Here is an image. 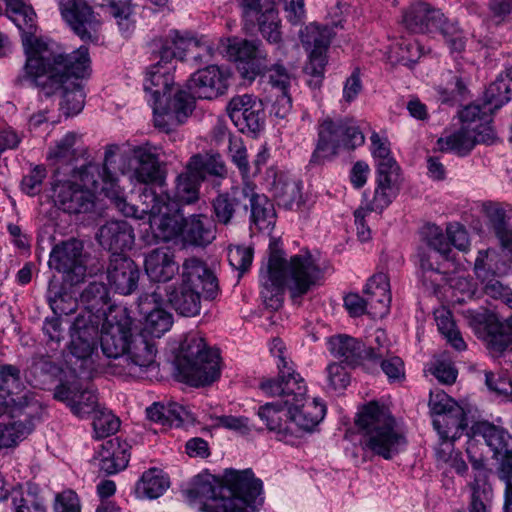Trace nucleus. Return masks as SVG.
Wrapping results in <instances>:
<instances>
[{
  "label": "nucleus",
  "instance_id": "nucleus-1",
  "mask_svg": "<svg viewBox=\"0 0 512 512\" xmlns=\"http://www.w3.org/2000/svg\"><path fill=\"white\" fill-rule=\"evenodd\" d=\"M89 66L86 46L65 54L54 50L48 43L38 44V48L26 56L23 72L16 82L36 87L47 98L60 94V110L67 117L74 116L84 107L85 93L82 85L71 77H84Z\"/></svg>",
  "mask_w": 512,
  "mask_h": 512
},
{
  "label": "nucleus",
  "instance_id": "nucleus-2",
  "mask_svg": "<svg viewBox=\"0 0 512 512\" xmlns=\"http://www.w3.org/2000/svg\"><path fill=\"white\" fill-rule=\"evenodd\" d=\"M261 490V480L250 469H229L222 478L208 473L197 475L185 496L199 512H255Z\"/></svg>",
  "mask_w": 512,
  "mask_h": 512
},
{
  "label": "nucleus",
  "instance_id": "nucleus-3",
  "mask_svg": "<svg viewBox=\"0 0 512 512\" xmlns=\"http://www.w3.org/2000/svg\"><path fill=\"white\" fill-rule=\"evenodd\" d=\"M270 249L268 262L260 269V294L265 306L276 311L283 304L284 287L296 301L318 285L321 270L307 251L286 260L280 250Z\"/></svg>",
  "mask_w": 512,
  "mask_h": 512
},
{
  "label": "nucleus",
  "instance_id": "nucleus-4",
  "mask_svg": "<svg viewBox=\"0 0 512 512\" xmlns=\"http://www.w3.org/2000/svg\"><path fill=\"white\" fill-rule=\"evenodd\" d=\"M121 159L123 161L122 166L119 167L121 173H128L132 181L145 185L139 194L141 201L139 214L161 216L159 228L163 232L166 227L171 225L170 214L174 211V207H171L168 194L160 195L150 186H162L165 181L159 164V149L145 143L134 146L128 153L122 155Z\"/></svg>",
  "mask_w": 512,
  "mask_h": 512
},
{
  "label": "nucleus",
  "instance_id": "nucleus-5",
  "mask_svg": "<svg viewBox=\"0 0 512 512\" xmlns=\"http://www.w3.org/2000/svg\"><path fill=\"white\" fill-rule=\"evenodd\" d=\"M194 48H203V52L193 56L196 62H208L213 55V48L208 44H201L197 39H184L178 32H172L169 37L154 39L150 43L152 59L155 61L149 67L144 80V90L150 93L153 102L169 101L170 92L174 84V76L170 73L169 65L174 59H183L185 51Z\"/></svg>",
  "mask_w": 512,
  "mask_h": 512
},
{
  "label": "nucleus",
  "instance_id": "nucleus-6",
  "mask_svg": "<svg viewBox=\"0 0 512 512\" xmlns=\"http://www.w3.org/2000/svg\"><path fill=\"white\" fill-rule=\"evenodd\" d=\"M355 424L362 434L364 449L386 460L399 454L407 445L404 432L389 410L376 402L364 405Z\"/></svg>",
  "mask_w": 512,
  "mask_h": 512
},
{
  "label": "nucleus",
  "instance_id": "nucleus-7",
  "mask_svg": "<svg viewBox=\"0 0 512 512\" xmlns=\"http://www.w3.org/2000/svg\"><path fill=\"white\" fill-rule=\"evenodd\" d=\"M176 366L182 380L191 386H208L220 377L218 351L209 348L197 334L187 336L181 343Z\"/></svg>",
  "mask_w": 512,
  "mask_h": 512
},
{
  "label": "nucleus",
  "instance_id": "nucleus-8",
  "mask_svg": "<svg viewBox=\"0 0 512 512\" xmlns=\"http://www.w3.org/2000/svg\"><path fill=\"white\" fill-rule=\"evenodd\" d=\"M365 137L353 119L327 117L318 124V139L310 162L322 164L338 155L341 149L354 150Z\"/></svg>",
  "mask_w": 512,
  "mask_h": 512
},
{
  "label": "nucleus",
  "instance_id": "nucleus-9",
  "mask_svg": "<svg viewBox=\"0 0 512 512\" xmlns=\"http://www.w3.org/2000/svg\"><path fill=\"white\" fill-rule=\"evenodd\" d=\"M402 24L410 33H432L439 31L451 52H461L465 47L463 31L444 14L425 2L411 4L403 12Z\"/></svg>",
  "mask_w": 512,
  "mask_h": 512
},
{
  "label": "nucleus",
  "instance_id": "nucleus-10",
  "mask_svg": "<svg viewBox=\"0 0 512 512\" xmlns=\"http://www.w3.org/2000/svg\"><path fill=\"white\" fill-rule=\"evenodd\" d=\"M42 412L40 402L30 392L15 401L12 417L18 419L0 424V450L16 445L18 441L30 434Z\"/></svg>",
  "mask_w": 512,
  "mask_h": 512
},
{
  "label": "nucleus",
  "instance_id": "nucleus-11",
  "mask_svg": "<svg viewBox=\"0 0 512 512\" xmlns=\"http://www.w3.org/2000/svg\"><path fill=\"white\" fill-rule=\"evenodd\" d=\"M156 347L152 339L144 333H133L128 341L124 355L117 358L113 374L131 378H140L155 360Z\"/></svg>",
  "mask_w": 512,
  "mask_h": 512
},
{
  "label": "nucleus",
  "instance_id": "nucleus-12",
  "mask_svg": "<svg viewBox=\"0 0 512 512\" xmlns=\"http://www.w3.org/2000/svg\"><path fill=\"white\" fill-rule=\"evenodd\" d=\"M64 22L84 42H97L101 20L86 0H59Z\"/></svg>",
  "mask_w": 512,
  "mask_h": 512
},
{
  "label": "nucleus",
  "instance_id": "nucleus-13",
  "mask_svg": "<svg viewBox=\"0 0 512 512\" xmlns=\"http://www.w3.org/2000/svg\"><path fill=\"white\" fill-rule=\"evenodd\" d=\"M216 227L217 224L206 214H192L182 218L181 226L172 219L171 225L165 228L161 237L169 240L180 233L186 244L206 247L216 239Z\"/></svg>",
  "mask_w": 512,
  "mask_h": 512
},
{
  "label": "nucleus",
  "instance_id": "nucleus-14",
  "mask_svg": "<svg viewBox=\"0 0 512 512\" xmlns=\"http://www.w3.org/2000/svg\"><path fill=\"white\" fill-rule=\"evenodd\" d=\"M279 375L277 379H267L260 383V388L273 397H279V401L286 408L297 402L305 401L307 387L304 379L296 373L287 360H282V365L277 364Z\"/></svg>",
  "mask_w": 512,
  "mask_h": 512
},
{
  "label": "nucleus",
  "instance_id": "nucleus-15",
  "mask_svg": "<svg viewBox=\"0 0 512 512\" xmlns=\"http://www.w3.org/2000/svg\"><path fill=\"white\" fill-rule=\"evenodd\" d=\"M227 112L242 133L256 136L265 125V110L262 101L250 94L233 97L228 105Z\"/></svg>",
  "mask_w": 512,
  "mask_h": 512
},
{
  "label": "nucleus",
  "instance_id": "nucleus-16",
  "mask_svg": "<svg viewBox=\"0 0 512 512\" xmlns=\"http://www.w3.org/2000/svg\"><path fill=\"white\" fill-rule=\"evenodd\" d=\"M132 319L125 313L119 312L113 318H107L102 325L99 337L102 353L111 361L109 367L113 373V366L117 358L124 355L132 336Z\"/></svg>",
  "mask_w": 512,
  "mask_h": 512
},
{
  "label": "nucleus",
  "instance_id": "nucleus-17",
  "mask_svg": "<svg viewBox=\"0 0 512 512\" xmlns=\"http://www.w3.org/2000/svg\"><path fill=\"white\" fill-rule=\"evenodd\" d=\"M164 302L160 287L138 298L139 312L144 316L143 328L140 332L147 337L149 335L151 338H160L170 330L173 324L172 314L161 308Z\"/></svg>",
  "mask_w": 512,
  "mask_h": 512
},
{
  "label": "nucleus",
  "instance_id": "nucleus-18",
  "mask_svg": "<svg viewBox=\"0 0 512 512\" xmlns=\"http://www.w3.org/2000/svg\"><path fill=\"white\" fill-rule=\"evenodd\" d=\"M246 182L219 192L211 200V218L217 225L231 226L247 214Z\"/></svg>",
  "mask_w": 512,
  "mask_h": 512
},
{
  "label": "nucleus",
  "instance_id": "nucleus-19",
  "mask_svg": "<svg viewBox=\"0 0 512 512\" xmlns=\"http://www.w3.org/2000/svg\"><path fill=\"white\" fill-rule=\"evenodd\" d=\"M83 255V243L70 239L53 247L49 266L59 272L67 274L73 284L81 282L86 275V265Z\"/></svg>",
  "mask_w": 512,
  "mask_h": 512
},
{
  "label": "nucleus",
  "instance_id": "nucleus-20",
  "mask_svg": "<svg viewBox=\"0 0 512 512\" xmlns=\"http://www.w3.org/2000/svg\"><path fill=\"white\" fill-rule=\"evenodd\" d=\"M230 73L217 65H209L197 70L187 82L188 93L194 98L212 100L226 93Z\"/></svg>",
  "mask_w": 512,
  "mask_h": 512
},
{
  "label": "nucleus",
  "instance_id": "nucleus-21",
  "mask_svg": "<svg viewBox=\"0 0 512 512\" xmlns=\"http://www.w3.org/2000/svg\"><path fill=\"white\" fill-rule=\"evenodd\" d=\"M120 147L116 144L108 145L105 149L103 164L89 163L77 172V177L82 182L84 190L91 193L101 191L105 194V188L115 184V157Z\"/></svg>",
  "mask_w": 512,
  "mask_h": 512
},
{
  "label": "nucleus",
  "instance_id": "nucleus-22",
  "mask_svg": "<svg viewBox=\"0 0 512 512\" xmlns=\"http://www.w3.org/2000/svg\"><path fill=\"white\" fill-rule=\"evenodd\" d=\"M99 321L92 313L78 314L71 327L70 352L78 359L86 360L97 353Z\"/></svg>",
  "mask_w": 512,
  "mask_h": 512
},
{
  "label": "nucleus",
  "instance_id": "nucleus-23",
  "mask_svg": "<svg viewBox=\"0 0 512 512\" xmlns=\"http://www.w3.org/2000/svg\"><path fill=\"white\" fill-rule=\"evenodd\" d=\"M192 111L193 100L183 90H178L169 101L153 102L155 126L166 132L182 124Z\"/></svg>",
  "mask_w": 512,
  "mask_h": 512
},
{
  "label": "nucleus",
  "instance_id": "nucleus-24",
  "mask_svg": "<svg viewBox=\"0 0 512 512\" xmlns=\"http://www.w3.org/2000/svg\"><path fill=\"white\" fill-rule=\"evenodd\" d=\"M106 273L110 287L121 295L132 294L138 286L140 270L135 262L124 254L111 255Z\"/></svg>",
  "mask_w": 512,
  "mask_h": 512
},
{
  "label": "nucleus",
  "instance_id": "nucleus-25",
  "mask_svg": "<svg viewBox=\"0 0 512 512\" xmlns=\"http://www.w3.org/2000/svg\"><path fill=\"white\" fill-rule=\"evenodd\" d=\"M163 298L179 315L194 317L201 310V291L183 280L159 286Z\"/></svg>",
  "mask_w": 512,
  "mask_h": 512
},
{
  "label": "nucleus",
  "instance_id": "nucleus-26",
  "mask_svg": "<svg viewBox=\"0 0 512 512\" xmlns=\"http://www.w3.org/2000/svg\"><path fill=\"white\" fill-rule=\"evenodd\" d=\"M377 172V187L369 209L383 211L397 194L399 166L393 157L386 158L378 162Z\"/></svg>",
  "mask_w": 512,
  "mask_h": 512
},
{
  "label": "nucleus",
  "instance_id": "nucleus-27",
  "mask_svg": "<svg viewBox=\"0 0 512 512\" xmlns=\"http://www.w3.org/2000/svg\"><path fill=\"white\" fill-rule=\"evenodd\" d=\"M329 346L335 358L351 367L360 365L365 359L376 360L383 356L380 350L376 353L372 347L366 348L360 340L348 335L332 337Z\"/></svg>",
  "mask_w": 512,
  "mask_h": 512
},
{
  "label": "nucleus",
  "instance_id": "nucleus-28",
  "mask_svg": "<svg viewBox=\"0 0 512 512\" xmlns=\"http://www.w3.org/2000/svg\"><path fill=\"white\" fill-rule=\"evenodd\" d=\"M53 197L55 204L69 214L85 213L94 203L93 193L70 181L57 183Z\"/></svg>",
  "mask_w": 512,
  "mask_h": 512
},
{
  "label": "nucleus",
  "instance_id": "nucleus-29",
  "mask_svg": "<svg viewBox=\"0 0 512 512\" xmlns=\"http://www.w3.org/2000/svg\"><path fill=\"white\" fill-rule=\"evenodd\" d=\"M97 240L104 248L115 253H121L132 248L135 235L132 226L125 220H112L99 228Z\"/></svg>",
  "mask_w": 512,
  "mask_h": 512
},
{
  "label": "nucleus",
  "instance_id": "nucleus-30",
  "mask_svg": "<svg viewBox=\"0 0 512 512\" xmlns=\"http://www.w3.org/2000/svg\"><path fill=\"white\" fill-rule=\"evenodd\" d=\"M181 280L204 293L205 298H214L218 290L217 278L202 260L191 257L182 264Z\"/></svg>",
  "mask_w": 512,
  "mask_h": 512
},
{
  "label": "nucleus",
  "instance_id": "nucleus-31",
  "mask_svg": "<svg viewBox=\"0 0 512 512\" xmlns=\"http://www.w3.org/2000/svg\"><path fill=\"white\" fill-rule=\"evenodd\" d=\"M173 251L168 247H159L150 251L144 261L148 277L155 282H167L178 272Z\"/></svg>",
  "mask_w": 512,
  "mask_h": 512
},
{
  "label": "nucleus",
  "instance_id": "nucleus-32",
  "mask_svg": "<svg viewBox=\"0 0 512 512\" xmlns=\"http://www.w3.org/2000/svg\"><path fill=\"white\" fill-rule=\"evenodd\" d=\"M202 183L208 178H215L212 181L214 188L220 186V179L227 176L226 165L218 153H197L190 157L186 166Z\"/></svg>",
  "mask_w": 512,
  "mask_h": 512
},
{
  "label": "nucleus",
  "instance_id": "nucleus-33",
  "mask_svg": "<svg viewBox=\"0 0 512 512\" xmlns=\"http://www.w3.org/2000/svg\"><path fill=\"white\" fill-rule=\"evenodd\" d=\"M365 295L368 297L369 314L382 318L389 312L391 303L390 283L387 274H374L367 282Z\"/></svg>",
  "mask_w": 512,
  "mask_h": 512
},
{
  "label": "nucleus",
  "instance_id": "nucleus-34",
  "mask_svg": "<svg viewBox=\"0 0 512 512\" xmlns=\"http://www.w3.org/2000/svg\"><path fill=\"white\" fill-rule=\"evenodd\" d=\"M288 409L289 425L294 429L297 427L302 431L310 432L324 418L326 407L317 399L311 402H297Z\"/></svg>",
  "mask_w": 512,
  "mask_h": 512
},
{
  "label": "nucleus",
  "instance_id": "nucleus-35",
  "mask_svg": "<svg viewBox=\"0 0 512 512\" xmlns=\"http://www.w3.org/2000/svg\"><path fill=\"white\" fill-rule=\"evenodd\" d=\"M247 206L250 205L251 222L261 231H270L276 223L273 203L264 194H259L252 183L246 182Z\"/></svg>",
  "mask_w": 512,
  "mask_h": 512
},
{
  "label": "nucleus",
  "instance_id": "nucleus-36",
  "mask_svg": "<svg viewBox=\"0 0 512 512\" xmlns=\"http://www.w3.org/2000/svg\"><path fill=\"white\" fill-rule=\"evenodd\" d=\"M221 52H225L230 59L245 62L253 60H266L267 52L263 42L259 39L248 40L239 38H228L221 40Z\"/></svg>",
  "mask_w": 512,
  "mask_h": 512
},
{
  "label": "nucleus",
  "instance_id": "nucleus-37",
  "mask_svg": "<svg viewBox=\"0 0 512 512\" xmlns=\"http://www.w3.org/2000/svg\"><path fill=\"white\" fill-rule=\"evenodd\" d=\"M128 444L121 443L117 438L109 439L101 445L100 470L107 475L125 469L129 462Z\"/></svg>",
  "mask_w": 512,
  "mask_h": 512
},
{
  "label": "nucleus",
  "instance_id": "nucleus-38",
  "mask_svg": "<svg viewBox=\"0 0 512 512\" xmlns=\"http://www.w3.org/2000/svg\"><path fill=\"white\" fill-rule=\"evenodd\" d=\"M286 405L279 400L266 403L258 410V416L266 423L270 431L279 435L280 440L286 439L287 435L295 434V430L289 425L288 411L284 413Z\"/></svg>",
  "mask_w": 512,
  "mask_h": 512
},
{
  "label": "nucleus",
  "instance_id": "nucleus-39",
  "mask_svg": "<svg viewBox=\"0 0 512 512\" xmlns=\"http://www.w3.org/2000/svg\"><path fill=\"white\" fill-rule=\"evenodd\" d=\"M300 40L305 49L309 51V61H313L314 58L327 61L326 51L331 40L328 28L310 24L300 31Z\"/></svg>",
  "mask_w": 512,
  "mask_h": 512
},
{
  "label": "nucleus",
  "instance_id": "nucleus-40",
  "mask_svg": "<svg viewBox=\"0 0 512 512\" xmlns=\"http://www.w3.org/2000/svg\"><path fill=\"white\" fill-rule=\"evenodd\" d=\"M202 182L187 168L175 180L173 198H170L171 207L174 205H191L200 198Z\"/></svg>",
  "mask_w": 512,
  "mask_h": 512
},
{
  "label": "nucleus",
  "instance_id": "nucleus-41",
  "mask_svg": "<svg viewBox=\"0 0 512 512\" xmlns=\"http://www.w3.org/2000/svg\"><path fill=\"white\" fill-rule=\"evenodd\" d=\"M272 193L277 204L285 209L291 210L299 206L301 192L299 183L283 174H276L272 185Z\"/></svg>",
  "mask_w": 512,
  "mask_h": 512
},
{
  "label": "nucleus",
  "instance_id": "nucleus-42",
  "mask_svg": "<svg viewBox=\"0 0 512 512\" xmlns=\"http://www.w3.org/2000/svg\"><path fill=\"white\" fill-rule=\"evenodd\" d=\"M512 97V67L508 68L505 74H500L492 82L484 93L485 107L490 112L501 108L508 103Z\"/></svg>",
  "mask_w": 512,
  "mask_h": 512
},
{
  "label": "nucleus",
  "instance_id": "nucleus-43",
  "mask_svg": "<svg viewBox=\"0 0 512 512\" xmlns=\"http://www.w3.org/2000/svg\"><path fill=\"white\" fill-rule=\"evenodd\" d=\"M169 478L161 470L151 468L142 474L135 485V494L139 499H156L169 487Z\"/></svg>",
  "mask_w": 512,
  "mask_h": 512
},
{
  "label": "nucleus",
  "instance_id": "nucleus-44",
  "mask_svg": "<svg viewBox=\"0 0 512 512\" xmlns=\"http://www.w3.org/2000/svg\"><path fill=\"white\" fill-rule=\"evenodd\" d=\"M433 426L440 438H459L467 428V417L464 409L459 405L449 413L433 419Z\"/></svg>",
  "mask_w": 512,
  "mask_h": 512
},
{
  "label": "nucleus",
  "instance_id": "nucleus-45",
  "mask_svg": "<svg viewBox=\"0 0 512 512\" xmlns=\"http://www.w3.org/2000/svg\"><path fill=\"white\" fill-rule=\"evenodd\" d=\"M61 372L59 366H57L49 357L46 356H34L30 360V364L25 370L26 380L35 387H41L47 383L52 382Z\"/></svg>",
  "mask_w": 512,
  "mask_h": 512
},
{
  "label": "nucleus",
  "instance_id": "nucleus-46",
  "mask_svg": "<svg viewBox=\"0 0 512 512\" xmlns=\"http://www.w3.org/2000/svg\"><path fill=\"white\" fill-rule=\"evenodd\" d=\"M80 299L86 305V311L81 314L92 313L94 319L99 321V315L105 314V306L109 304V291L104 283L91 282L81 292Z\"/></svg>",
  "mask_w": 512,
  "mask_h": 512
},
{
  "label": "nucleus",
  "instance_id": "nucleus-47",
  "mask_svg": "<svg viewBox=\"0 0 512 512\" xmlns=\"http://www.w3.org/2000/svg\"><path fill=\"white\" fill-rule=\"evenodd\" d=\"M472 432L474 437H481L495 454L506 456L509 453V436L503 429L488 422H478L472 427Z\"/></svg>",
  "mask_w": 512,
  "mask_h": 512
},
{
  "label": "nucleus",
  "instance_id": "nucleus-48",
  "mask_svg": "<svg viewBox=\"0 0 512 512\" xmlns=\"http://www.w3.org/2000/svg\"><path fill=\"white\" fill-rule=\"evenodd\" d=\"M47 301L56 316L70 315L76 312L78 307L77 299L64 291L60 283L54 278L49 281Z\"/></svg>",
  "mask_w": 512,
  "mask_h": 512
},
{
  "label": "nucleus",
  "instance_id": "nucleus-49",
  "mask_svg": "<svg viewBox=\"0 0 512 512\" xmlns=\"http://www.w3.org/2000/svg\"><path fill=\"white\" fill-rule=\"evenodd\" d=\"M486 340L491 349L502 352L512 344V316L504 322L490 320L486 325Z\"/></svg>",
  "mask_w": 512,
  "mask_h": 512
},
{
  "label": "nucleus",
  "instance_id": "nucleus-50",
  "mask_svg": "<svg viewBox=\"0 0 512 512\" xmlns=\"http://www.w3.org/2000/svg\"><path fill=\"white\" fill-rule=\"evenodd\" d=\"M438 145L441 151H454L460 156L467 155L476 145L472 131L467 127H461L451 135L440 138Z\"/></svg>",
  "mask_w": 512,
  "mask_h": 512
},
{
  "label": "nucleus",
  "instance_id": "nucleus-51",
  "mask_svg": "<svg viewBox=\"0 0 512 512\" xmlns=\"http://www.w3.org/2000/svg\"><path fill=\"white\" fill-rule=\"evenodd\" d=\"M11 500L14 512H46L42 499L38 496L37 487L29 485L26 491L13 489Z\"/></svg>",
  "mask_w": 512,
  "mask_h": 512
},
{
  "label": "nucleus",
  "instance_id": "nucleus-52",
  "mask_svg": "<svg viewBox=\"0 0 512 512\" xmlns=\"http://www.w3.org/2000/svg\"><path fill=\"white\" fill-rule=\"evenodd\" d=\"M103 6L109 8L110 14L116 19L119 29L123 33L130 32L134 27L132 20L131 0H102Z\"/></svg>",
  "mask_w": 512,
  "mask_h": 512
},
{
  "label": "nucleus",
  "instance_id": "nucleus-53",
  "mask_svg": "<svg viewBox=\"0 0 512 512\" xmlns=\"http://www.w3.org/2000/svg\"><path fill=\"white\" fill-rule=\"evenodd\" d=\"M82 389L81 381L76 375H66L56 385L53 395L56 400L66 403L71 409Z\"/></svg>",
  "mask_w": 512,
  "mask_h": 512
},
{
  "label": "nucleus",
  "instance_id": "nucleus-54",
  "mask_svg": "<svg viewBox=\"0 0 512 512\" xmlns=\"http://www.w3.org/2000/svg\"><path fill=\"white\" fill-rule=\"evenodd\" d=\"M93 428L98 438H104L118 431L120 420L108 409L99 407L93 414Z\"/></svg>",
  "mask_w": 512,
  "mask_h": 512
},
{
  "label": "nucleus",
  "instance_id": "nucleus-55",
  "mask_svg": "<svg viewBox=\"0 0 512 512\" xmlns=\"http://www.w3.org/2000/svg\"><path fill=\"white\" fill-rule=\"evenodd\" d=\"M421 234L423 240L430 248L438 252L445 259H449L451 252L450 242H448V237L444 235L439 226L428 224L422 228Z\"/></svg>",
  "mask_w": 512,
  "mask_h": 512
},
{
  "label": "nucleus",
  "instance_id": "nucleus-56",
  "mask_svg": "<svg viewBox=\"0 0 512 512\" xmlns=\"http://www.w3.org/2000/svg\"><path fill=\"white\" fill-rule=\"evenodd\" d=\"M77 134L67 133L49 152V158L62 163H71L77 157L75 148Z\"/></svg>",
  "mask_w": 512,
  "mask_h": 512
},
{
  "label": "nucleus",
  "instance_id": "nucleus-57",
  "mask_svg": "<svg viewBox=\"0 0 512 512\" xmlns=\"http://www.w3.org/2000/svg\"><path fill=\"white\" fill-rule=\"evenodd\" d=\"M117 182L118 179L115 181L114 185L105 188V195L110 199L111 204L126 217L143 218V216L139 214V206L127 202Z\"/></svg>",
  "mask_w": 512,
  "mask_h": 512
},
{
  "label": "nucleus",
  "instance_id": "nucleus-58",
  "mask_svg": "<svg viewBox=\"0 0 512 512\" xmlns=\"http://www.w3.org/2000/svg\"><path fill=\"white\" fill-rule=\"evenodd\" d=\"M490 223L503 247L511 245L512 229H508V217L501 208L491 209L488 213Z\"/></svg>",
  "mask_w": 512,
  "mask_h": 512
},
{
  "label": "nucleus",
  "instance_id": "nucleus-59",
  "mask_svg": "<svg viewBox=\"0 0 512 512\" xmlns=\"http://www.w3.org/2000/svg\"><path fill=\"white\" fill-rule=\"evenodd\" d=\"M489 106L485 108V102L483 106L479 104H470L465 106L459 113L460 120L462 122V127H467L472 130V127H475L476 124L482 121H489L490 111L488 110Z\"/></svg>",
  "mask_w": 512,
  "mask_h": 512
},
{
  "label": "nucleus",
  "instance_id": "nucleus-60",
  "mask_svg": "<svg viewBox=\"0 0 512 512\" xmlns=\"http://www.w3.org/2000/svg\"><path fill=\"white\" fill-rule=\"evenodd\" d=\"M457 406H459V404L444 391L436 390L430 392L429 408L434 418H438L446 413H449L450 410Z\"/></svg>",
  "mask_w": 512,
  "mask_h": 512
},
{
  "label": "nucleus",
  "instance_id": "nucleus-61",
  "mask_svg": "<svg viewBox=\"0 0 512 512\" xmlns=\"http://www.w3.org/2000/svg\"><path fill=\"white\" fill-rule=\"evenodd\" d=\"M99 407L94 391L83 388L72 406L71 411L76 416L85 417L93 414Z\"/></svg>",
  "mask_w": 512,
  "mask_h": 512
},
{
  "label": "nucleus",
  "instance_id": "nucleus-62",
  "mask_svg": "<svg viewBox=\"0 0 512 512\" xmlns=\"http://www.w3.org/2000/svg\"><path fill=\"white\" fill-rule=\"evenodd\" d=\"M471 503L469 512H489V503L492 496L490 485H472Z\"/></svg>",
  "mask_w": 512,
  "mask_h": 512
},
{
  "label": "nucleus",
  "instance_id": "nucleus-63",
  "mask_svg": "<svg viewBox=\"0 0 512 512\" xmlns=\"http://www.w3.org/2000/svg\"><path fill=\"white\" fill-rule=\"evenodd\" d=\"M398 61L411 67L422 55V46L416 41L402 40L398 43Z\"/></svg>",
  "mask_w": 512,
  "mask_h": 512
},
{
  "label": "nucleus",
  "instance_id": "nucleus-64",
  "mask_svg": "<svg viewBox=\"0 0 512 512\" xmlns=\"http://www.w3.org/2000/svg\"><path fill=\"white\" fill-rule=\"evenodd\" d=\"M228 259L230 264L243 274L252 264L253 250L249 247L237 246L229 250Z\"/></svg>",
  "mask_w": 512,
  "mask_h": 512
}]
</instances>
